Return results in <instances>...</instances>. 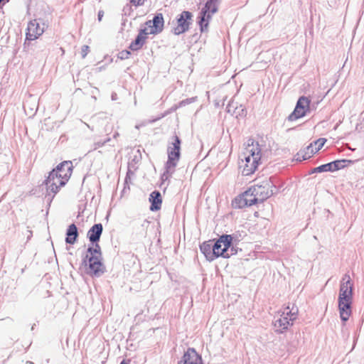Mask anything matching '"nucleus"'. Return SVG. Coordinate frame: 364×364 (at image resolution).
Here are the masks:
<instances>
[{
    "label": "nucleus",
    "instance_id": "nucleus-38",
    "mask_svg": "<svg viewBox=\"0 0 364 364\" xmlns=\"http://www.w3.org/2000/svg\"><path fill=\"white\" fill-rule=\"evenodd\" d=\"M144 0H130L129 3L132 6H134L136 8L138 6L143 5Z\"/></svg>",
    "mask_w": 364,
    "mask_h": 364
},
{
    "label": "nucleus",
    "instance_id": "nucleus-46",
    "mask_svg": "<svg viewBox=\"0 0 364 364\" xmlns=\"http://www.w3.org/2000/svg\"><path fill=\"white\" fill-rule=\"evenodd\" d=\"M319 173V168H318V166L312 168L310 171L309 174H313V173Z\"/></svg>",
    "mask_w": 364,
    "mask_h": 364
},
{
    "label": "nucleus",
    "instance_id": "nucleus-41",
    "mask_svg": "<svg viewBox=\"0 0 364 364\" xmlns=\"http://www.w3.org/2000/svg\"><path fill=\"white\" fill-rule=\"evenodd\" d=\"M136 171V170H134L132 168H127V174H126V176H127V178H131L132 179V177L134 176V172Z\"/></svg>",
    "mask_w": 364,
    "mask_h": 364
},
{
    "label": "nucleus",
    "instance_id": "nucleus-35",
    "mask_svg": "<svg viewBox=\"0 0 364 364\" xmlns=\"http://www.w3.org/2000/svg\"><path fill=\"white\" fill-rule=\"evenodd\" d=\"M91 245H92V247H94V249L95 250V252H97V257H100V258H102V251H101V247L99 245V242H90Z\"/></svg>",
    "mask_w": 364,
    "mask_h": 364
},
{
    "label": "nucleus",
    "instance_id": "nucleus-29",
    "mask_svg": "<svg viewBox=\"0 0 364 364\" xmlns=\"http://www.w3.org/2000/svg\"><path fill=\"white\" fill-rule=\"evenodd\" d=\"M295 157L296 161L301 162L311 158V155L309 154V152H306V150L301 149L296 154Z\"/></svg>",
    "mask_w": 364,
    "mask_h": 364
},
{
    "label": "nucleus",
    "instance_id": "nucleus-22",
    "mask_svg": "<svg viewBox=\"0 0 364 364\" xmlns=\"http://www.w3.org/2000/svg\"><path fill=\"white\" fill-rule=\"evenodd\" d=\"M213 242H214V240H210L203 242L200 245V252L205 255L206 259L208 260L209 262H212L214 260L213 255L215 253H213V250L211 248V245H213Z\"/></svg>",
    "mask_w": 364,
    "mask_h": 364
},
{
    "label": "nucleus",
    "instance_id": "nucleus-18",
    "mask_svg": "<svg viewBox=\"0 0 364 364\" xmlns=\"http://www.w3.org/2000/svg\"><path fill=\"white\" fill-rule=\"evenodd\" d=\"M149 201L151 203L149 209L151 211H158L161 208L162 197L161 194L159 191H152L149 198Z\"/></svg>",
    "mask_w": 364,
    "mask_h": 364
},
{
    "label": "nucleus",
    "instance_id": "nucleus-23",
    "mask_svg": "<svg viewBox=\"0 0 364 364\" xmlns=\"http://www.w3.org/2000/svg\"><path fill=\"white\" fill-rule=\"evenodd\" d=\"M354 161L348 159H338L331 162L333 172L344 168L350 164H353Z\"/></svg>",
    "mask_w": 364,
    "mask_h": 364
},
{
    "label": "nucleus",
    "instance_id": "nucleus-25",
    "mask_svg": "<svg viewBox=\"0 0 364 364\" xmlns=\"http://www.w3.org/2000/svg\"><path fill=\"white\" fill-rule=\"evenodd\" d=\"M141 152L138 149L136 151V154L128 162L127 168H132L134 170H137L138 167H137L136 164L141 161Z\"/></svg>",
    "mask_w": 364,
    "mask_h": 364
},
{
    "label": "nucleus",
    "instance_id": "nucleus-33",
    "mask_svg": "<svg viewBox=\"0 0 364 364\" xmlns=\"http://www.w3.org/2000/svg\"><path fill=\"white\" fill-rule=\"evenodd\" d=\"M318 168H319V173L326 172V171L333 172L331 162L325 164H322V165L319 166Z\"/></svg>",
    "mask_w": 364,
    "mask_h": 364
},
{
    "label": "nucleus",
    "instance_id": "nucleus-19",
    "mask_svg": "<svg viewBox=\"0 0 364 364\" xmlns=\"http://www.w3.org/2000/svg\"><path fill=\"white\" fill-rule=\"evenodd\" d=\"M255 204V199H247V198L243 196V193L235 198L232 202V205L234 208H242L245 207H250Z\"/></svg>",
    "mask_w": 364,
    "mask_h": 364
},
{
    "label": "nucleus",
    "instance_id": "nucleus-45",
    "mask_svg": "<svg viewBox=\"0 0 364 364\" xmlns=\"http://www.w3.org/2000/svg\"><path fill=\"white\" fill-rule=\"evenodd\" d=\"M103 16H104V11H99L98 14H97V19L99 21H102Z\"/></svg>",
    "mask_w": 364,
    "mask_h": 364
},
{
    "label": "nucleus",
    "instance_id": "nucleus-31",
    "mask_svg": "<svg viewBox=\"0 0 364 364\" xmlns=\"http://www.w3.org/2000/svg\"><path fill=\"white\" fill-rule=\"evenodd\" d=\"M122 11H123V15L124 16H133V17H131L130 21L136 20L137 16L136 15L134 16V14H132L133 13V10H132V5L127 4L126 6H124V8H123Z\"/></svg>",
    "mask_w": 364,
    "mask_h": 364
},
{
    "label": "nucleus",
    "instance_id": "nucleus-50",
    "mask_svg": "<svg viewBox=\"0 0 364 364\" xmlns=\"http://www.w3.org/2000/svg\"><path fill=\"white\" fill-rule=\"evenodd\" d=\"M129 21V19L127 18H124L122 19V23H127Z\"/></svg>",
    "mask_w": 364,
    "mask_h": 364
},
{
    "label": "nucleus",
    "instance_id": "nucleus-28",
    "mask_svg": "<svg viewBox=\"0 0 364 364\" xmlns=\"http://www.w3.org/2000/svg\"><path fill=\"white\" fill-rule=\"evenodd\" d=\"M189 25L190 24H177V26L172 29V31L175 35L183 33L189 29Z\"/></svg>",
    "mask_w": 364,
    "mask_h": 364
},
{
    "label": "nucleus",
    "instance_id": "nucleus-17",
    "mask_svg": "<svg viewBox=\"0 0 364 364\" xmlns=\"http://www.w3.org/2000/svg\"><path fill=\"white\" fill-rule=\"evenodd\" d=\"M225 237H228V243L230 248V255H235L237 253L239 248L237 247V245L239 242L242 240V235L239 232H235L231 235L224 234Z\"/></svg>",
    "mask_w": 364,
    "mask_h": 364
},
{
    "label": "nucleus",
    "instance_id": "nucleus-43",
    "mask_svg": "<svg viewBox=\"0 0 364 364\" xmlns=\"http://www.w3.org/2000/svg\"><path fill=\"white\" fill-rule=\"evenodd\" d=\"M131 183V178H127V176L125 177L124 179V188L127 187L129 188V183Z\"/></svg>",
    "mask_w": 364,
    "mask_h": 364
},
{
    "label": "nucleus",
    "instance_id": "nucleus-8",
    "mask_svg": "<svg viewBox=\"0 0 364 364\" xmlns=\"http://www.w3.org/2000/svg\"><path fill=\"white\" fill-rule=\"evenodd\" d=\"M61 177H58V173L53 168L49 172L48 176L43 181V183L46 186L48 196L53 195L50 197V200L54 198L55 195L59 191L61 186H60Z\"/></svg>",
    "mask_w": 364,
    "mask_h": 364
},
{
    "label": "nucleus",
    "instance_id": "nucleus-53",
    "mask_svg": "<svg viewBox=\"0 0 364 364\" xmlns=\"http://www.w3.org/2000/svg\"><path fill=\"white\" fill-rule=\"evenodd\" d=\"M25 364H34V363L33 362H31V361H26L25 363Z\"/></svg>",
    "mask_w": 364,
    "mask_h": 364
},
{
    "label": "nucleus",
    "instance_id": "nucleus-37",
    "mask_svg": "<svg viewBox=\"0 0 364 364\" xmlns=\"http://www.w3.org/2000/svg\"><path fill=\"white\" fill-rule=\"evenodd\" d=\"M90 51V47L87 45H84L82 46V48H81V55H82V58H85L88 52Z\"/></svg>",
    "mask_w": 364,
    "mask_h": 364
},
{
    "label": "nucleus",
    "instance_id": "nucleus-52",
    "mask_svg": "<svg viewBox=\"0 0 364 364\" xmlns=\"http://www.w3.org/2000/svg\"><path fill=\"white\" fill-rule=\"evenodd\" d=\"M29 233H30V235H28V237H27V239H28V240H29V239H30V237H31V235H32V232H31V231H29Z\"/></svg>",
    "mask_w": 364,
    "mask_h": 364
},
{
    "label": "nucleus",
    "instance_id": "nucleus-40",
    "mask_svg": "<svg viewBox=\"0 0 364 364\" xmlns=\"http://www.w3.org/2000/svg\"><path fill=\"white\" fill-rule=\"evenodd\" d=\"M194 101V98H187L186 100H183L182 101L180 102L179 105L180 106H185L188 104H190L191 102H193Z\"/></svg>",
    "mask_w": 364,
    "mask_h": 364
},
{
    "label": "nucleus",
    "instance_id": "nucleus-9",
    "mask_svg": "<svg viewBox=\"0 0 364 364\" xmlns=\"http://www.w3.org/2000/svg\"><path fill=\"white\" fill-rule=\"evenodd\" d=\"M353 284L348 274H344L341 281L338 300H353Z\"/></svg>",
    "mask_w": 364,
    "mask_h": 364
},
{
    "label": "nucleus",
    "instance_id": "nucleus-13",
    "mask_svg": "<svg viewBox=\"0 0 364 364\" xmlns=\"http://www.w3.org/2000/svg\"><path fill=\"white\" fill-rule=\"evenodd\" d=\"M178 362L183 363V364H203L201 355L193 348H188Z\"/></svg>",
    "mask_w": 364,
    "mask_h": 364
},
{
    "label": "nucleus",
    "instance_id": "nucleus-16",
    "mask_svg": "<svg viewBox=\"0 0 364 364\" xmlns=\"http://www.w3.org/2000/svg\"><path fill=\"white\" fill-rule=\"evenodd\" d=\"M102 232L103 226L102 223L94 224L87 233V237L90 242H100Z\"/></svg>",
    "mask_w": 364,
    "mask_h": 364
},
{
    "label": "nucleus",
    "instance_id": "nucleus-49",
    "mask_svg": "<svg viewBox=\"0 0 364 364\" xmlns=\"http://www.w3.org/2000/svg\"><path fill=\"white\" fill-rule=\"evenodd\" d=\"M119 136V134L118 132H115V133L113 134V138H114V139H117Z\"/></svg>",
    "mask_w": 364,
    "mask_h": 364
},
{
    "label": "nucleus",
    "instance_id": "nucleus-51",
    "mask_svg": "<svg viewBox=\"0 0 364 364\" xmlns=\"http://www.w3.org/2000/svg\"><path fill=\"white\" fill-rule=\"evenodd\" d=\"M161 117H158V118H156V119H152V120H151V122H156V120H158V119H161Z\"/></svg>",
    "mask_w": 364,
    "mask_h": 364
},
{
    "label": "nucleus",
    "instance_id": "nucleus-4",
    "mask_svg": "<svg viewBox=\"0 0 364 364\" xmlns=\"http://www.w3.org/2000/svg\"><path fill=\"white\" fill-rule=\"evenodd\" d=\"M181 139L178 136L174 134L168 141V159L166 162V164H168V166H177V164L181 159Z\"/></svg>",
    "mask_w": 364,
    "mask_h": 364
},
{
    "label": "nucleus",
    "instance_id": "nucleus-15",
    "mask_svg": "<svg viewBox=\"0 0 364 364\" xmlns=\"http://www.w3.org/2000/svg\"><path fill=\"white\" fill-rule=\"evenodd\" d=\"M340 317L343 324L349 319L352 314L351 305L353 300H338Z\"/></svg>",
    "mask_w": 364,
    "mask_h": 364
},
{
    "label": "nucleus",
    "instance_id": "nucleus-14",
    "mask_svg": "<svg viewBox=\"0 0 364 364\" xmlns=\"http://www.w3.org/2000/svg\"><path fill=\"white\" fill-rule=\"evenodd\" d=\"M147 31L148 28L146 27L139 29V33L136 36L135 39L132 41L129 46V48L131 50L137 51L143 47L146 43V40L149 37Z\"/></svg>",
    "mask_w": 364,
    "mask_h": 364
},
{
    "label": "nucleus",
    "instance_id": "nucleus-5",
    "mask_svg": "<svg viewBox=\"0 0 364 364\" xmlns=\"http://www.w3.org/2000/svg\"><path fill=\"white\" fill-rule=\"evenodd\" d=\"M211 248L213 250L214 259L221 257L223 258H230L232 255H230V247L228 243V237H225L224 234L219 236L218 239H213Z\"/></svg>",
    "mask_w": 364,
    "mask_h": 364
},
{
    "label": "nucleus",
    "instance_id": "nucleus-11",
    "mask_svg": "<svg viewBox=\"0 0 364 364\" xmlns=\"http://www.w3.org/2000/svg\"><path fill=\"white\" fill-rule=\"evenodd\" d=\"M58 173V177H61L60 186H64L70 179L73 169L71 161H64L60 163L55 168Z\"/></svg>",
    "mask_w": 364,
    "mask_h": 364
},
{
    "label": "nucleus",
    "instance_id": "nucleus-34",
    "mask_svg": "<svg viewBox=\"0 0 364 364\" xmlns=\"http://www.w3.org/2000/svg\"><path fill=\"white\" fill-rule=\"evenodd\" d=\"M130 55L131 51L128 50H123L118 53L117 56L120 60H126L129 58Z\"/></svg>",
    "mask_w": 364,
    "mask_h": 364
},
{
    "label": "nucleus",
    "instance_id": "nucleus-24",
    "mask_svg": "<svg viewBox=\"0 0 364 364\" xmlns=\"http://www.w3.org/2000/svg\"><path fill=\"white\" fill-rule=\"evenodd\" d=\"M176 167V166H175L169 167L168 166V164H165L164 172L161 176V181L162 183H164L166 181L169 182V178H171L172 175L174 173Z\"/></svg>",
    "mask_w": 364,
    "mask_h": 364
},
{
    "label": "nucleus",
    "instance_id": "nucleus-6",
    "mask_svg": "<svg viewBox=\"0 0 364 364\" xmlns=\"http://www.w3.org/2000/svg\"><path fill=\"white\" fill-rule=\"evenodd\" d=\"M311 100L306 96H301L296 102L294 111L287 117L289 121L302 118L310 112Z\"/></svg>",
    "mask_w": 364,
    "mask_h": 364
},
{
    "label": "nucleus",
    "instance_id": "nucleus-20",
    "mask_svg": "<svg viewBox=\"0 0 364 364\" xmlns=\"http://www.w3.org/2000/svg\"><path fill=\"white\" fill-rule=\"evenodd\" d=\"M79 236L78 230L75 224H70L66 230L65 242L69 245H73L77 241Z\"/></svg>",
    "mask_w": 364,
    "mask_h": 364
},
{
    "label": "nucleus",
    "instance_id": "nucleus-30",
    "mask_svg": "<svg viewBox=\"0 0 364 364\" xmlns=\"http://www.w3.org/2000/svg\"><path fill=\"white\" fill-rule=\"evenodd\" d=\"M142 23H164V19L161 13H156L152 19L145 20Z\"/></svg>",
    "mask_w": 364,
    "mask_h": 364
},
{
    "label": "nucleus",
    "instance_id": "nucleus-47",
    "mask_svg": "<svg viewBox=\"0 0 364 364\" xmlns=\"http://www.w3.org/2000/svg\"><path fill=\"white\" fill-rule=\"evenodd\" d=\"M232 107L234 108L233 106H232V104L229 103L226 107V110L228 113H231L232 112Z\"/></svg>",
    "mask_w": 364,
    "mask_h": 364
},
{
    "label": "nucleus",
    "instance_id": "nucleus-2",
    "mask_svg": "<svg viewBox=\"0 0 364 364\" xmlns=\"http://www.w3.org/2000/svg\"><path fill=\"white\" fill-rule=\"evenodd\" d=\"M81 267L85 268V272L92 277H100L106 272V267L102 262V258L97 257H82Z\"/></svg>",
    "mask_w": 364,
    "mask_h": 364
},
{
    "label": "nucleus",
    "instance_id": "nucleus-7",
    "mask_svg": "<svg viewBox=\"0 0 364 364\" xmlns=\"http://www.w3.org/2000/svg\"><path fill=\"white\" fill-rule=\"evenodd\" d=\"M298 313V309H296V311H293V309L287 312L286 315L283 313L281 315L280 318L276 319L274 322V326L275 328V331L279 333H284L286 330L288 329V327L290 325L293 324V321L296 319V316Z\"/></svg>",
    "mask_w": 364,
    "mask_h": 364
},
{
    "label": "nucleus",
    "instance_id": "nucleus-26",
    "mask_svg": "<svg viewBox=\"0 0 364 364\" xmlns=\"http://www.w3.org/2000/svg\"><path fill=\"white\" fill-rule=\"evenodd\" d=\"M193 14L188 11H184L176 17V23H188V21L191 20Z\"/></svg>",
    "mask_w": 364,
    "mask_h": 364
},
{
    "label": "nucleus",
    "instance_id": "nucleus-36",
    "mask_svg": "<svg viewBox=\"0 0 364 364\" xmlns=\"http://www.w3.org/2000/svg\"><path fill=\"white\" fill-rule=\"evenodd\" d=\"M85 255H87L88 257H97V252H95V249H94V247L92 246H89L87 249V253Z\"/></svg>",
    "mask_w": 364,
    "mask_h": 364
},
{
    "label": "nucleus",
    "instance_id": "nucleus-32",
    "mask_svg": "<svg viewBox=\"0 0 364 364\" xmlns=\"http://www.w3.org/2000/svg\"><path fill=\"white\" fill-rule=\"evenodd\" d=\"M109 141H111V138L110 137H107V138H106L104 140H99V141H97L94 143V144H93L94 149H99V148L105 146V144H107Z\"/></svg>",
    "mask_w": 364,
    "mask_h": 364
},
{
    "label": "nucleus",
    "instance_id": "nucleus-55",
    "mask_svg": "<svg viewBox=\"0 0 364 364\" xmlns=\"http://www.w3.org/2000/svg\"><path fill=\"white\" fill-rule=\"evenodd\" d=\"M139 18H144V16H139Z\"/></svg>",
    "mask_w": 364,
    "mask_h": 364
},
{
    "label": "nucleus",
    "instance_id": "nucleus-12",
    "mask_svg": "<svg viewBox=\"0 0 364 364\" xmlns=\"http://www.w3.org/2000/svg\"><path fill=\"white\" fill-rule=\"evenodd\" d=\"M24 48L29 46L31 41L37 39L44 32V27L41 28L40 24H27Z\"/></svg>",
    "mask_w": 364,
    "mask_h": 364
},
{
    "label": "nucleus",
    "instance_id": "nucleus-10",
    "mask_svg": "<svg viewBox=\"0 0 364 364\" xmlns=\"http://www.w3.org/2000/svg\"><path fill=\"white\" fill-rule=\"evenodd\" d=\"M218 0H208L199 13L196 23H208L211 16L218 11Z\"/></svg>",
    "mask_w": 364,
    "mask_h": 364
},
{
    "label": "nucleus",
    "instance_id": "nucleus-1",
    "mask_svg": "<svg viewBox=\"0 0 364 364\" xmlns=\"http://www.w3.org/2000/svg\"><path fill=\"white\" fill-rule=\"evenodd\" d=\"M246 149L250 154L245 156V161L242 159V162L245 163L242 174L243 176H250L256 171L260 162L261 148L258 141H255L253 139H250Z\"/></svg>",
    "mask_w": 364,
    "mask_h": 364
},
{
    "label": "nucleus",
    "instance_id": "nucleus-44",
    "mask_svg": "<svg viewBox=\"0 0 364 364\" xmlns=\"http://www.w3.org/2000/svg\"><path fill=\"white\" fill-rule=\"evenodd\" d=\"M6 1L7 2L9 1V0H0V16H1L4 14L1 5H4Z\"/></svg>",
    "mask_w": 364,
    "mask_h": 364
},
{
    "label": "nucleus",
    "instance_id": "nucleus-3",
    "mask_svg": "<svg viewBox=\"0 0 364 364\" xmlns=\"http://www.w3.org/2000/svg\"><path fill=\"white\" fill-rule=\"evenodd\" d=\"M277 187L270 180L262 181L260 184H256L249 188V192L254 193L256 204L262 203L269 197H271L276 191Z\"/></svg>",
    "mask_w": 364,
    "mask_h": 364
},
{
    "label": "nucleus",
    "instance_id": "nucleus-27",
    "mask_svg": "<svg viewBox=\"0 0 364 364\" xmlns=\"http://www.w3.org/2000/svg\"><path fill=\"white\" fill-rule=\"evenodd\" d=\"M149 27H146L148 28V34H153L156 35L160 33L164 30V24H148Z\"/></svg>",
    "mask_w": 364,
    "mask_h": 364
},
{
    "label": "nucleus",
    "instance_id": "nucleus-21",
    "mask_svg": "<svg viewBox=\"0 0 364 364\" xmlns=\"http://www.w3.org/2000/svg\"><path fill=\"white\" fill-rule=\"evenodd\" d=\"M326 141L327 140L325 138H319L313 143H311L304 150H306V152H309V154L311 156L322 149Z\"/></svg>",
    "mask_w": 364,
    "mask_h": 364
},
{
    "label": "nucleus",
    "instance_id": "nucleus-42",
    "mask_svg": "<svg viewBox=\"0 0 364 364\" xmlns=\"http://www.w3.org/2000/svg\"><path fill=\"white\" fill-rule=\"evenodd\" d=\"M200 26V33H205L208 31L209 24H198Z\"/></svg>",
    "mask_w": 364,
    "mask_h": 364
},
{
    "label": "nucleus",
    "instance_id": "nucleus-48",
    "mask_svg": "<svg viewBox=\"0 0 364 364\" xmlns=\"http://www.w3.org/2000/svg\"><path fill=\"white\" fill-rule=\"evenodd\" d=\"M130 362L129 359H123L119 364H130Z\"/></svg>",
    "mask_w": 364,
    "mask_h": 364
},
{
    "label": "nucleus",
    "instance_id": "nucleus-54",
    "mask_svg": "<svg viewBox=\"0 0 364 364\" xmlns=\"http://www.w3.org/2000/svg\"><path fill=\"white\" fill-rule=\"evenodd\" d=\"M178 364H183V363L178 362ZM185 364H192V363H185Z\"/></svg>",
    "mask_w": 364,
    "mask_h": 364
},
{
    "label": "nucleus",
    "instance_id": "nucleus-39",
    "mask_svg": "<svg viewBox=\"0 0 364 364\" xmlns=\"http://www.w3.org/2000/svg\"><path fill=\"white\" fill-rule=\"evenodd\" d=\"M243 196H245V198H247V199L250 200H252L253 198H257V196H255L254 193L249 192V188L243 193Z\"/></svg>",
    "mask_w": 364,
    "mask_h": 364
}]
</instances>
